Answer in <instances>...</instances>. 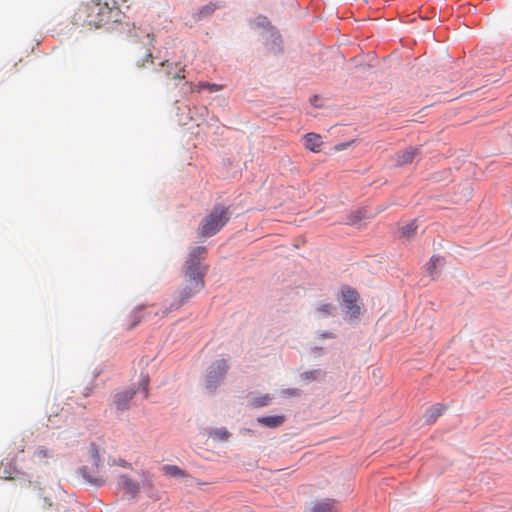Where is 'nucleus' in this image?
<instances>
[{
    "label": "nucleus",
    "instance_id": "21",
    "mask_svg": "<svg viewBox=\"0 0 512 512\" xmlns=\"http://www.w3.org/2000/svg\"><path fill=\"white\" fill-rule=\"evenodd\" d=\"M88 452H89V454L92 457L93 466L98 468L99 464H100V461H101V458H100L99 450H98L96 444L91 443L89 445Z\"/></svg>",
    "mask_w": 512,
    "mask_h": 512
},
{
    "label": "nucleus",
    "instance_id": "15",
    "mask_svg": "<svg viewBox=\"0 0 512 512\" xmlns=\"http://www.w3.org/2000/svg\"><path fill=\"white\" fill-rule=\"evenodd\" d=\"M271 400H272V396L271 395L264 394V395H261V396L253 397L250 400V405L253 408H261V407L269 405Z\"/></svg>",
    "mask_w": 512,
    "mask_h": 512
},
{
    "label": "nucleus",
    "instance_id": "29",
    "mask_svg": "<svg viewBox=\"0 0 512 512\" xmlns=\"http://www.w3.org/2000/svg\"><path fill=\"white\" fill-rule=\"evenodd\" d=\"M43 501H44V504H43V507H44V508H50V507H52L53 503L51 502L50 498H48V497H46V496H45V497L43 498Z\"/></svg>",
    "mask_w": 512,
    "mask_h": 512
},
{
    "label": "nucleus",
    "instance_id": "2",
    "mask_svg": "<svg viewBox=\"0 0 512 512\" xmlns=\"http://www.w3.org/2000/svg\"><path fill=\"white\" fill-rule=\"evenodd\" d=\"M231 212L228 207L217 205L200 222L198 234L208 238L219 232L229 221Z\"/></svg>",
    "mask_w": 512,
    "mask_h": 512
},
{
    "label": "nucleus",
    "instance_id": "5",
    "mask_svg": "<svg viewBox=\"0 0 512 512\" xmlns=\"http://www.w3.org/2000/svg\"><path fill=\"white\" fill-rule=\"evenodd\" d=\"M229 364L226 359H218L213 362L207 372L205 379V387L207 390L214 392L219 386L220 382L224 379Z\"/></svg>",
    "mask_w": 512,
    "mask_h": 512
},
{
    "label": "nucleus",
    "instance_id": "18",
    "mask_svg": "<svg viewBox=\"0 0 512 512\" xmlns=\"http://www.w3.org/2000/svg\"><path fill=\"white\" fill-rule=\"evenodd\" d=\"M203 89H207L210 92H218L223 89L222 85L215 84V83H207V82H200L195 86V90L200 92ZM194 90V88H192Z\"/></svg>",
    "mask_w": 512,
    "mask_h": 512
},
{
    "label": "nucleus",
    "instance_id": "8",
    "mask_svg": "<svg viewBox=\"0 0 512 512\" xmlns=\"http://www.w3.org/2000/svg\"><path fill=\"white\" fill-rule=\"evenodd\" d=\"M134 62L138 68H146L148 65H152L153 54L151 50H144L142 47H137L134 51Z\"/></svg>",
    "mask_w": 512,
    "mask_h": 512
},
{
    "label": "nucleus",
    "instance_id": "25",
    "mask_svg": "<svg viewBox=\"0 0 512 512\" xmlns=\"http://www.w3.org/2000/svg\"><path fill=\"white\" fill-rule=\"evenodd\" d=\"M440 262H441V259L439 257H432L431 260L429 261L428 266H427V271L429 272V274L431 276L434 275L436 266Z\"/></svg>",
    "mask_w": 512,
    "mask_h": 512
},
{
    "label": "nucleus",
    "instance_id": "27",
    "mask_svg": "<svg viewBox=\"0 0 512 512\" xmlns=\"http://www.w3.org/2000/svg\"><path fill=\"white\" fill-rule=\"evenodd\" d=\"M184 71H185V66L184 65L180 66L179 71L176 74H173L172 78L173 79H183V78H185Z\"/></svg>",
    "mask_w": 512,
    "mask_h": 512
},
{
    "label": "nucleus",
    "instance_id": "11",
    "mask_svg": "<svg viewBox=\"0 0 512 512\" xmlns=\"http://www.w3.org/2000/svg\"><path fill=\"white\" fill-rule=\"evenodd\" d=\"M120 485L125 490V492L132 497H135L140 490L139 484L127 476L120 477Z\"/></svg>",
    "mask_w": 512,
    "mask_h": 512
},
{
    "label": "nucleus",
    "instance_id": "24",
    "mask_svg": "<svg viewBox=\"0 0 512 512\" xmlns=\"http://www.w3.org/2000/svg\"><path fill=\"white\" fill-rule=\"evenodd\" d=\"M164 470L167 474L171 476H184V472L175 465H167L164 467Z\"/></svg>",
    "mask_w": 512,
    "mask_h": 512
},
{
    "label": "nucleus",
    "instance_id": "12",
    "mask_svg": "<svg viewBox=\"0 0 512 512\" xmlns=\"http://www.w3.org/2000/svg\"><path fill=\"white\" fill-rule=\"evenodd\" d=\"M257 422L263 426L275 428V427L282 425L285 422V416L274 415V416L259 417L257 419Z\"/></svg>",
    "mask_w": 512,
    "mask_h": 512
},
{
    "label": "nucleus",
    "instance_id": "10",
    "mask_svg": "<svg viewBox=\"0 0 512 512\" xmlns=\"http://www.w3.org/2000/svg\"><path fill=\"white\" fill-rule=\"evenodd\" d=\"M304 145L307 149L313 152H318L322 145L321 136L316 133H307L304 136Z\"/></svg>",
    "mask_w": 512,
    "mask_h": 512
},
{
    "label": "nucleus",
    "instance_id": "9",
    "mask_svg": "<svg viewBox=\"0 0 512 512\" xmlns=\"http://www.w3.org/2000/svg\"><path fill=\"white\" fill-rule=\"evenodd\" d=\"M418 155V149L413 147H408L404 151L398 153L396 155V163L398 165H406L411 163L414 158Z\"/></svg>",
    "mask_w": 512,
    "mask_h": 512
},
{
    "label": "nucleus",
    "instance_id": "16",
    "mask_svg": "<svg viewBox=\"0 0 512 512\" xmlns=\"http://www.w3.org/2000/svg\"><path fill=\"white\" fill-rule=\"evenodd\" d=\"M316 311L319 313L321 317H329L334 315L336 308L331 303H320L317 305Z\"/></svg>",
    "mask_w": 512,
    "mask_h": 512
},
{
    "label": "nucleus",
    "instance_id": "30",
    "mask_svg": "<svg viewBox=\"0 0 512 512\" xmlns=\"http://www.w3.org/2000/svg\"><path fill=\"white\" fill-rule=\"evenodd\" d=\"M88 481L95 484V485H103L104 484V480L103 479H91V478H88Z\"/></svg>",
    "mask_w": 512,
    "mask_h": 512
},
{
    "label": "nucleus",
    "instance_id": "33",
    "mask_svg": "<svg viewBox=\"0 0 512 512\" xmlns=\"http://www.w3.org/2000/svg\"><path fill=\"white\" fill-rule=\"evenodd\" d=\"M166 63H168V61H164V62H161V66H164Z\"/></svg>",
    "mask_w": 512,
    "mask_h": 512
},
{
    "label": "nucleus",
    "instance_id": "4",
    "mask_svg": "<svg viewBox=\"0 0 512 512\" xmlns=\"http://www.w3.org/2000/svg\"><path fill=\"white\" fill-rule=\"evenodd\" d=\"M206 254L207 249L204 246H196L192 248L185 262L184 273L205 276L208 266L202 264V261L205 259Z\"/></svg>",
    "mask_w": 512,
    "mask_h": 512
},
{
    "label": "nucleus",
    "instance_id": "28",
    "mask_svg": "<svg viewBox=\"0 0 512 512\" xmlns=\"http://www.w3.org/2000/svg\"><path fill=\"white\" fill-rule=\"evenodd\" d=\"M363 217H364L363 211L359 210V211H357V215L355 216V218L350 219L349 223H350V224H356V223H357L358 221H360Z\"/></svg>",
    "mask_w": 512,
    "mask_h": 512
},
{
    "label": "nucleus",
    "instance_id": "7",
    "mask_svg": "<svg viewBox=\"0 0 512 512\" xmlns=\"http://www.w3.org/2000/svg\"><path fill=\"white\" fill-rule=\"evenodd\" d=\"M136 390L128 389L115 394L113 404L118 411H124L129 408V403L133 399Z\"/></svg>",
    "mask_w": 512,
    "mask_h": 512
},
{
    "label": "nucleus",
    "instance_id": "31",
    "mask_svg": "<svg viewBox=\"0 0 512 512\" xmlns=\"http://www.w3.org/2000/svg\"><path fill=\"white\" fill-rule=\"evenodd\" d=\"M285 393L289 395H298V391L296 389L286 390Z\"/></svg>",
    "mask_w": 512,
    "mask_h": 512
},
{
    "label": "nucleus",
    "instance_id": "6",
    "mask_svg": "<svg viewBox=\"0 0 512 512\" xmlns=\"http://www.w3.org/2000/svg\"><path fill=\"white\" fill-rule=\"evenodd\" d=\"M342 297L347 313L351 318H358L362 313V308L359 305V294L354 289L345 287L342 289Z\"/></svg>",
    "mask_w": 512,
    "mask_h": 512
},
{
    "label": "nucleus",
    "instance_id": "19",
    "mask_svg": "<svg viewBox=\"0 0 512 512\" xmlns=\"http://www.w3.org/2000/svg\"><path fill=\"white\" fill-rule=\"evenodd\" d=\"M213 439L225 441L229 438L230 433L225 428H216L209 433Z\"/></svg>",
    "mask_w": 512,
    "mask_h": 512
},
{
    "label": "nucleus",
    "instance_id": "32",
    "mask_svg": "<svg viewBox=\"0 0 512 512\" xmlns=\"http://www.w3.org/2000/svg\"><path fill=\"white\" fill-rule=\"evenodd\" d=\"M147 384H148V381L146 380L145 381V386H144V397L147 398L148 396V392H147Z\"/></svg>",
    "mask_w": 512,
    "mask_h": 512
},
{
    "label": "nucleus",
    "instance_id": "20",
    "mask_svg": "<svg viewBox=\"0 0 512 512\" xmlns=\"http://www.w3.org/2000/svg\"><path fill=\"white\" fill-rule=\"evenodd\" d=\"M322 376L321 370L315 369L311 371L304 372L300 375L301 379L308 383L310 381H315Z\"/></svg>",
    "mask_w": 512,
    "mask_h": 512
},
{
    "label": "nucleus",
    "instance_id": "26",
    "mask_svg": "<svg viewBox=\"0 0 512 512\" xmlns=\"http://www.w3.org/2000/svg\"><path fill=\"white\" fill-rule=\"evenodd\" d=\"M216 9V5L215 4H208L204 7H202V9L200 10V15L201 16H208V15H211Z\"/></svg>",
    "mask_w": 512,
    "mask_h": 512
},
{
    "label": "nucleus",
    "instance_id": "14",
    "mask_svg": "<svg viewBox=\"0 0 512 512\" xmlns=\"http://www.w3.org/2000/svg\"><path fill=\"white\" fill-rule=\"evenodd\" d=\"M444 406L443 405H435V406H432L430 407L427 411H426V420L427 422L429 423H434L436 421V419L442 415L443 411H444Z\"/></svg>",
    "mask_w": 512,
    "mask_h": 512
},
{
    "label": "nucleus",
    "instance_id": "23",
    "mask_svg": "<svg viewBox=\"0 0 512 512\" xmlns=\"http://www.w3.org/2000/svg\"><path fill=\"white\" fill-rule=\"evenodd\" d=\"M141 319L142 317L140 315V312L134 311L127 319V328H134L141 321Z\"/></svg>",
    "mask_w": 512,
    "mask_h": 512
},
{
    "label": "nucleus",
    "instance_id": "22",
    "mask_svg": "<svg viewBox=\"0 0 512 512\" xmlns=\"http://www.w3.org/2000/svg\"><path fill=\"white\" fill-rule=\"evenodd\" d=\"M416 229L417 225L414 221H412L409 224H406L405 226L400 228V234L403 237H409L415 233Z\"/></svg>",
    "mask_w": 512,
    "mask_h": 512
},
{
    "label": "nucleus",
    "instance_id": "17",
    "mask_svg": "<svg viewBox=\"0 0 512 512\" xmlns=\"http://www.w3.org/2000/svg\"><path fill=\"white\" fill-rule=\"evenodd\" d=\"M52 456L51 451L45 446H39L34 451L33 457L40 463Z\"/></svg>",
    "mask_w": 512,
    "mask_h": 512
},
{
    "label": "nucleus",
    "instance_id": "1",
    "mask_svg": "<svg viewBox=\"0 0 512 512\" xmlns=\"http://www.w3.org/2000/svg\"><path fill=\"white\" fill-rule=\"evenodd\" d=\"M110 14L111 8L107 3L100 0H84L79 4L74 19L90 28H99L108 21Z\"/></svg>",
    "mask_w": 512,
    "mask_h": 512
},
{
    "label": "nucleus",
    "instance_id": "13",
    "mask_svg": "<svg viewBox=\"0 0 512 512\" xmlns=\"http://www.w3.org/2000/svg\"><path fill=\"white\" fill-rule=\"evenodd\" d=\"M310 512H337L335 500H325L315 503Z\"/></svg>",
    "mask_w": 512,
    "mask_h": 512
},
{
    "label": "nucleus",
    "instance_id": "3",
    "mask_svg": "<svg viewBox=\"0 0 512 512\" xmlns=\"http://www.w3.org/2000/svg\"><path fill=\"white\" fill-rule=\"evenodd\" d=\"M204 276L184 273V285L174 293V299L170 303L169 311L180 309L195 294L204 288Z\"/></svg>",
    "mask_w": 512,
    "mask_h": 512
}]
</instances>
